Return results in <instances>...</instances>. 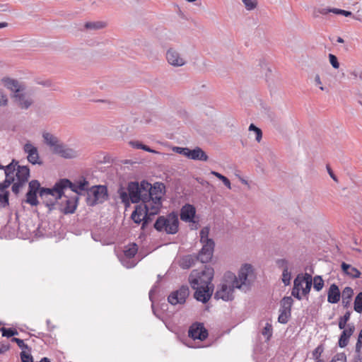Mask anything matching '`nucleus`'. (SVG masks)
I'll return each instance as SVG.
<instances>
[{"label": "nucleus", "instance_id": "obj_42", "mask_svg": "<svg viewBox=\"0 0 362 362\" xmlns=\"http://www.w3.org/2000/svg\"><path fill=\"white\" fill-rule=\"evenodd\" d=\"M1 332H2V336L6 337H11L15 335H17L18 333L16 329H6L5 327H1L0 329Z\"/></svg>", "mask_w": 362, "mask_h": 362}, {"label": "nucleus", "instance_id": "obj_3", "mask_svg": "<svg viewBox=\"0 0 362 362\" xmlns=\"http://www.w3.org/2000/svg\"><path fill=\"white\" fill-rule=\"evenodd\" d=\"M5 180L0 182V192H4L12 183V192L18 194L30 177V169L25 165H19L16 160L5 167Z\"/></svg>", "mask_w": 362, "mask_h": 362}, {"label": "nucleus", "instance_id": "obj_36", "mask_svg": "<svg viewBox=\"0 0 362 362\" xmlns=\"http://www.w3.org/2000/svg\"><path fill=\"white\" fill-rule=\"evenodd\" d=\"M119 261L124 267L128 269L132 268L136 264V262L133 258H129L127 257H124L121 256L119 257Z\"/></svg>", "mask_w": 362, "mask_h": 362}, {"label": "nucleus", "instance_id": "obj_14", "mask_svg": "<svg viewBox=\"0 0 362 362\" xmlns=\"http://www.w3.org/2000/svg\"><path fill=\"white\" fill-rule=\"evenodd\" d=\"M40 184L37 180H32L29 182L28 191L26 194L25 202L31 206H37L39 203L37 194L39 193Z\"/></svg>", "mask_w": 362, "mask_h": 362}, {"label": "nucleus", "instance_id": "obj_19", "mask_svg": "<svg viewBox=\"0 0 362 362\" xmlns=\"http://www.w3.org/2000/svg\"><path fill=\"white\" fill-rule=\"evenodd\" d=\"M196 214L195 207L189 204L184 205L180 211V218L188 223H196L194 220Z\"/></svg>", "mask_w": 362, "mask_h": 362}, {"label": "nucleus", "instance_id": "obj_26", "mask_svg": "<svg viewBox=\"0 0 362 362\" xmlns=\"http://www.w3.org/2000/svg\"><path fill=\"white\" fill-rule=\"evenodd\" d=\"M2 82L6 88L13 92V94L17 93L23 88V86L17 80L13 78H4Z\"/></svg>", "mask_w": 362, "mask_h": 362}, {"label": "nucleus", "instance_id": "obj_41", "mask_svg": "<svg viewBox=\"0 0 362 362\" xmlns=\"http://www.w3.org/2000/svg\"><path fill=\"white\" fill-rule=\"evenodd\" d=\"M242 1L247 11L254 10L257 5V0H242Z\"/></svg>", "mask_w": 362, "mask_h": 362}, {"label": "nucleus", "instance_id": "obj_50", "mask_svg": "<svg viewBox=\"0 0 362 362\" xmlns=\"http://www.w3.org/2000/svg\"><path fill=\"white\" fill-rule=\"evenodd\" d=\"M188 149H189V148H187V147L184 148V147H178V146H175L173 148L174 152L181 154V155H183L186 157L187 156Z\"/></svg>", "mask_w": 362, "mask_h": 362}, {"label": "nucleus", "instance_id": "obj_20", "mask_svg": "<svg viewBox=\"0 0 362 362\" xmlns=\"http://www.w3.org/2000/svg\"><path fill=\"white\" fill-rule=\"evenodd\" d=\"M354 330L355 326L353 323L348 324L346 328L343 329L339 339V346L341 348H344L347 346L349 338L354 334Z\"/></svg>", "mask_w": 362, "mask_h": 362}, {"label": "nucleus", "instance_id": "obj_27", "mask_svg": "<svg viewBox=\"0 0 362 362\" xmlns=\"http://www.w3.org/2000/svg\"><path fill=\"white\" fill-rule=\"evenodd\" d=\"M354 295V290L349 286H346L341 293L342 305L344 308L350 305L351 300Z\"/></svg>", "mask_w": 362, "mask_h": 362}, {"label": "nucleus", "instance_id": "obj_63", "mask_svg": "<svg viewBox=\"0 0 362 362\" xmlns=\"http://www.w3.org/2000/svg\"><path fill=\"white\" fill-rule=\"evenodd\" d=\"M341 15H343V16H344L346 17H348V16H352V13L351 11L342 10V12H341Z\"/></svg>", "mask_w": 362, "mask_h": 362}, {"label": "nucleus", "instance_id": "obj_60", "mask_svg": "<svg viewBox=\"0 0 362 362\" xmlns=\"http://www.w3.org/2000/svg\"><path fill=\"white\" fill-rule=\"evenodd\" d=\"M141 149L145 151H147V152L158 153V152L156 151L151 149V148H149L148 146H147L144 144L142 145Z\"/></svg>", "mask_w": 362, "mask_h": 362}, {"label": "nucleus", "instance_id": "obj_31", "mask_svg": "<svg viewBox=\"0 0 362 362\" xmlns=\"http://www.w3.org/2000/svg\"><path fill=\"white\" fill-rule=\"evenodd\" d=\"M106 23L103 21H90L85 23L84 27L88 30H100L106 27Z\"/></svg>", "mask_w": 362, "mask_h": 362}, {"label": "nucleus", "instance_id": "obj_64", "mask_svg": "<svg viewBox=\"0 0 362 362\" xmlns=\"http://www.w3.org/2000/svg\"><path fill=\"white\" fill-rule=\"evenodd\" d=\"M39 362H50V361L48 358L44 357Z\"/></svg>", "mask_w": 362, "mask_h": 362}, {"label": "nucleus", "instance_id": "obj_49", "mask_svg": "<svg viewBox=\"0 0 362 362\" xmlns=\"http://www.w3.org/2000/svg\"><path fill=\"white\" fill-rule=\"evenodd\" d=\"M0 202L4 207L8 205V194L7 192L0 194Z\"/></svg>", "mask_w": 362, "mask_h": 362}, {"label": "nucleus", "instance_id": "obj_21", "mask_svg": "<svg viewBox=\"0 0 362 362\" xmlns=\"http://www.w3.org/2000/svg\"><path fill=\"white\" fill-rule=\"evenodd\" d=\"M88 185V182L83 180L82 181H79L78 182L74 184L68 180V183H64L61 185L62 189L64 192V189L70 188L72 192H76V194H81V191L86 190V187Z\"/></svg>", "mask_w": 362, "mask_h": 362}, {"label": "nucleus", "instance_id": "obj_23", "mask_svg": "<svg viewBox=\"0 0 362 362\" xmlns=\"http://www.w3.org/2000/svg\"><path fill=\"white\" fill-rule=\"evenodd\" d=\"M42 136L45 143L52 148L54 153L57 147L59 146L62 142L57 136L49 132H45L42 133Z\"/></svg>", "mask_w": 362, "mask_h": 362}, {"label": "nucleus", "instance_id": "obj_10", "mask_svg": "<svg viewBox=\"0 0 362 362\" xmlns=\"http://www.w3.org/2000/svg\"><path fill=\"white\" fill-rule=\"evenodd\" d=\"M86 203L88 206H94L103 203L107 198V189L105 186L96 185L86 192Z\"/></svg>", "mask_w": 362, "mask_h": 362}, {"label": "nucleus", "instance_id": "obj_34", "mask_svg": "<svg viewBox=\"0 0 362 362\" xmlns=\"http://www.w3.org/2000/svg\"><path fill=\"white\" fill-rule=\"evenodd\" d=\"M248 130L250 132H254V134L255 135V140L258 143H259L262 139V130L259 127H256L254 124H251L249 126Z\"/></svg>", "mask_w": 362, "mask_h": 362}, {"label": "nucleus", "instance_id": "obj_43", "mask_svg": "<svg viewBox=\"0 0 362 362\" xmlns=\"http://www.w3.org/2000/svg\"><path fill=\"white\" fill-rule=\"evenodd\" d=\"M291 274L288 270L284 269L282 272V281L285 286H288L291 284Z\"/></svg>", "mask_w": 362, "mask_h": 362}, {"label": "nucleus", "instance_id": "obj_37", "mask_svg": "<svg viewBox=\"0 0 362 362\" xmlns=\"http://www.w3.org/2000/svg\"><path fill=\"white\" fill-rule=\"evenodd\" d=\"M293 300L291 296L284 297L281 301V309L288 310L291 311V306L293 305Z\"/></svg>", "mask_w": 362, "mask_h": 362}, {"label": "nucleus", "instance_id": "obj_45", "mask_svg": "<svg viewBox=\"0 0 362 362\" xmlns=\"http://www.w3.org/2000/svg\"><path fill=\"white\" fill-rule=\"evenodd\" d=\"M341 12H342V9L335 8H324L320 11V13L323 15L327 14L328 13H333L335 14L341 15Z\"/></svg>", "mask_w": 362, "mask_h": 362}, {"label": "nucleus", "instance_id": "obj_15", "mask_svg": "<svg viewBox=\"0 0 362 362\" xmlns=\"http://www.w3.org/2000/svg\"><path fill=\"white\" fill-rule=\"evenodd\" d=\"M166 59L171 66L175 67L182 66L187 62L185 57L174 48H170L167 51Z\"/></svg>", "mask_w": 362, "mask_h": 362}, {"label": "nucleus", "instance_id": "obj_33", "mask_svg": "<svg viewBox=\"0 0 362 362\" xmlns=\"http://www.w3.org/2000/svg\"><path fill=\"white\" fill-rule=\"evenodd\" d=\"M279 312L280 314L278 317V322L281 324H286L291 317V311L280 308Z\"/></svg>", "mask_w": 362, "mask_h": 362}, {"label": "nucleus", "instance_id": "obj_25", "mask_svg": "<svg viewBox=\"0 0 362 362\" xmlns=\"http://www.w3.org/2000/svg\"><path fill=\"white\" fill-rule=\"evenodd\" d=\"M341 267L343 272L352 279H358L361 276V272L351 264L342 262Z\"/></svg>", "mask_w": 362, "mask_h": 362}, {"label": "nucleus", "instance_id": "obj_29", "mask_svg": "<svg viewBox=\"0 0 362 362\" xmlns=\"http://www.w3.org/2000/svg\"><path fill=\"white\" fill-rule=\"evenodd\" d=\"M138 251V247L136 243H132L127 245L124 250V254L122 257L134 258Z\"/></svg>", "mask_w": 362, "mask_h": 362}, {"label": "nucleus", "instance_id": "obj_32", "mask_svg": "<svg viewBox=\"0 0 362 362\" xmlns=\"http://www.w3.org/2000/svg\"><path fill=\"white\" fill-rule=\"evenodd\" d=\"M119 197L121 199L122 202H123L126 206H129L131 200L129 197V192L126 190L124 188H120L118 190Z\"/></svg>", "mask_w": 362, "mask_h": 362}, {"label": "nucleus", "instance_id": "obj_59", "mask_svg": "<svg viewBox=\"0 0 362 362\" xmlns=\"http://www.w3.org/2000/svg\"><path fill=\"white\" fill-rule=\"evenodd\" d=\"M351 317V312L346 311L345 314L340 317L339 318H341L343 320L346 321V322L350 320Z\"/></svg>", "mask_w": 362, "mask_h": 362}, {"label": "nucleus", "instance_id": "obj_44", "mask_svg": "<svg viewBox=\"0 0 362 362\" xmlns=\"http://www.w3.org/2000/svg\"><path fill=\"white\" fill-rule=\"evenodd\" d=\"M276 266L282 269L283 271L286 269L288 270V262L286 259H278L276 261Z\"/></svg>", "mask_w": 362, "mask_h": 362}, {"label": "nucleus", "instance_id": "obj_38", "mask_svg": "<svg viewBox=\"0 0 362 362\" xmlns=\"http://www.w3.org/2000/svg\"><path fill=\"white\" fill-rule=\"evenodd\" d=\"M313 288L317 291H320L322 289L324 286V280L322 279L321 276H315L313 279Z\"/></svg>", "mask_w": 362, "mask_h": 362}, {"label": "nucleus", "instance_id": "obj_30", "mask_svg": "<svg viewBox=\"0 0 362 362\" xmlns=\"http://www.w3.org/2000/svg\"><path fill=\"white\" fill-rule=\"evenodd\" d=\"M195 261V258L192 255H185L180 260V266L182 269H189L191 267Z\"/></svg>", "mask_w": 362, "mask_h": 362}, {"label": "nucleus", "instance_id": "obj_13", "mask_svg": "<svg viewBox=\"0 0 362 362\" xmlns=\"http://www.w3.org/2000/svg\"><path fill=\"white\" fill-rule=\"evenodd\" d=\"M24 153L27 155V160L33 165L42 164L37 148L30 141H28L23 146Z\"/></svg>", "mask_w": 362, "mask_h": 362}, {"label": "nucleus", "instance_id": "obj_17", "mask_svg": "<svg viewBox=\"0 0 362 362\" xmlns=\"http://www.w3.org/2000/svg\"><path fill=\"white\" fill-rule=\"evenodd\" d=\"M13 100L21 109H28L33 101L30 95L24 92V88L21 89L17 93L13 94Z\"/></svg>", "mask_w": 362, "mask_h": 362}, {"label": "nucleus", "instance_id": "obj_2", "mask_svg": "<svg viewBox=\"0 0 362 362\" xmlns=\"http://www.w3.org/2000/svg\"><path fill=\"white\" fill-rule=\"evenodd\" d=\"M214 271L211 267H205L202 270H194L189 276V283L195 290L194 298L202 303H206L211 298L214 286L211 281Z\"/></svg>", "mask_w": 362, "mask_h": 362}, {"label": "nucleus", "instance_id": "obj_40", "mask_svg": "<svg viewBox=\"0 0 362 362\" xmlns=\"http://www.w3.org/2000/svg\"><path fill=\"white\" fill-rule=\"evenodd\" d=\"M349 78L351 79H360L362 81V71L359 69H354L349 71Z\"/></svg>", "mask_w": 362, "mask_h": 362}, {"label": "nucleus", "instance_id": "obj_12", "mask_svg": "<svg viewBox=\"0 0 362 362\" xmlns=\"http://www.w3.org/2000/svg\"><path fill=\"white\" fill-rule=\"evenodd\" d=\"M158 214V213L151 214V211L146 210L145 204H141L136 207L131 217L136 223H140L143 221L142 228H144L146 224L151 221V216Z\"/></svg>", "mask_w": 362, "mask_h": 362}, {"label": "nucleus", "instance_id": "obj_58", "mask_svg": "<svg viewBox=\"0 0 362 362\" xmlns=\"http://www.w3.org/2000/svg\"><path fill=\"white\" fill-rule=\"evenodd\" d=\"M9 349L8 344H0V354H3Z\"/></svg>", "mask_w": 362, "mask_h": 362}, {"label": "nucleus", "instance_id": "obj_35", "mask_svg": "<svg viewBox=\"0 0 362 362\" xmlns=\"http://www.w3.org/2000/svg\"><path fill=\"white\" fill-rule=\"evenodd\" d=\"M354 310L358 313H362V292L357 294L354 303Z\"/></svg>", "mask_w": 362, "mask_h": 362}, {"label": "nucleus", "instance_id": "obj_28", "mask_svg": "<svg viewBox=\"0 0 362 362\" xmlns=\"http://www.w3.org/2000/svg\"><path fill=\"white\" fill-rule=\"evenodd\" d=\"M76 209V199H66V204L64 207H60L59 210L65 214L74 213Z\"/></svg>", "mask_w": 362, "mask_h": 362}, {"label": "nucleus", "instance_id": "obj_48", "mask_svg": "<svg viewBox=\"0 0 362 362\" xmlns=\"http://www.w3.org/2000/svg\"><path fill=\"white\" fill-rule=\"evenodd\" d=\"M8 97L4 93V91L0 89V107H5L8 105Z\"/></svg>", "mask_w": 362, "mask_h": 362}, {"label": "nucleus", "instance_id": "obj_6", "mask_svg": "<svg viewBox=\"0 0 362 362\" xmlns=\"http://www.w3.org/2000/svg\"><path fill=\"white\" fill-rule=\"evenodd\" d=\"M313 283L312 276L308 273L299 274L293 281L291 295L298 300L302 299V296H308L310 291Z\"/></svg>", "mask_w": 362, "mask_h": 362}, {"label": "nucleus", "instance_id": "obj_55", "mask_svg": "<svg viewBox=\"0 0 362 362\" xmlns=\"http://www.w3.org/2000/svg\"><path fill=\"white\" fill-rule=\"evenodd\" d=\"M129 144H130V145L133 148H137V149H141V147H142V145H143L142 143H141L139 141H130Z\"/></svg>", "mask_w": 362, "mask_h": 362}, {"label": "nucleus", "instance_id": "obj_47", "mask_svg": "<svg viewBox=\"0 0 362 362\" xmlns=\"http://www.w3.org/2000/svg\"><path fill=\"white\" fill-rule=\"evenodd\" d=\"M329 59L333 68L338 69L339 67V63L338 62L337 57L335 55L329 54Z\"/></svg>", "mask_w": 362, "mask_h": 362}, {"label": "nucleus", "instance_id": "obj_46", "mask_svg": "<svg viewBox=\"0 0 362 362\" xmlns=\"http://www.w3.org/2000/svg\"><path fill=\"white\" fill-rule=\"evenodd\" d=\"M323 351H324V348L322 345H319L314 349V351H313V358L315 359V361L320 360V357L322 353L323 352Z\"/></svg>", "mask_w": 362, "mask_h": 362}, {"label": "nucleus", "instance_id": "obj_56", "mask_svg": "<svg viewBox=\"0 0 362 362\" xmlns=\"http://www.w3.org/2000/svg\"><path fill=\"white\" fill-rule=\"evenodd\" d=\"M346 323H347V322H346V321L343 320L341 318H339V324H338V325H339V328L340 329H346V327H347V325H348V324H346Z\"/></svg>", "mask_w": 362, "mask_h": 362}, {"label": "nucleus", "instance_id": "obj_22", "mask_svg": "<svg viewBox=\"0 0 362 362\" xmlns=\"http://www.w3.org/2000/svg\"><path fill=\"white\" fill-rule=\"evenodd\" d=\"M187 158L194 160L206 161L209 158L206 153L200 148L196 147L194 149H188Z\"/></svg>", "mask_w": 362, "mask_h": 362}, {"label": "nucleus", "instance_id": "obj_52", "mask_svg": "<svg viewBox=\"0 0 362 362\" xmlns=\"http://www.w3.org/2000/svg\"><path fill=\"white\" fill-rule=\"evenodd\" d=\"M21 358L22 362H33V356L25 351L21 353Z\"/></svg>", "mask_w": 362, "mask_h": 362}, {"label": "nucleus", "instance_id": "obj_62", "mask_svg": "<svg viewBox=\"0 0 362 362\" xmlns=\"http://www.w3.org/2000/svg\"><path fill=\"white\" fill-rule=\"evenodd\" d=\"M361 348H362V341L357 340V342L356 344V351L357 352H360Z\"/></svg>", "mask_w": 362, "mask_h": 362}, {"label": "nucleus", "instance_id": "obj_7", "mask_svg": "<svg viewBox=\"0 0 362 362\" xmlns=\"http://www.w3.org/2000/svg\"><path fill=\"white\" fill-rule=\"evenodd\" d=\"M178 218L174 213L158 217L154 223V228L158 231H165L168 234H175L178 230Z\"/></svg>", "mask_w": 362, "mask_h": 362}, {"label": "nucleus", "instance_id": "obj_51", "mask_svg": "<svg viewBox=\"0 0 362 362\" xmlns=\"http://www.w3.org/2000/svg\"><path fill=\"white\" fill-rule=\"evenodd\" d=\"M11 341L13 342H16L18 344V347L20 349H28V346L25 344V342H24V341L23 339L13 337V338H12Z\"/></svg>", "mask_w": 362, "mask_h": 362}, {"label": "nucleus", "instance_id": "obj_57", "mask_svg": "<svg viewBox=\"0 0 362 362\" xmlns=\"http://www.w3.org/2000/svg\"><path fill=\"white\" fill-rule=\"evenodd\" d=\"M221 181L223 182V183L224 184V185L229 189H231V184H230V180L226 177H223L221 180Z\"/></svg>", "mask_w": 362, "mask_h": 362}, {"label": "nucleus", "instance_id": "obj_8", "mask_svg": "<svg viewBox=\"0 0 362 362\" xmlns=\"http://www.w3.org/2000/svg\"><path fill=\"white\" fill-rule=\"evenodd\" d=\"M240 286L235 281V284L230 279L227 277L219 286L214 294L216 299H221L224 301H231L234 298V291Z\"/></svg>", "mask_w": 362, "mask_h": 362}, {"label": "nucleus", "instance_id": "obj_11", "mask_svg": "<svg viewBox=\"0 0 362 362\" xmlns=\"http://www.w3.org/2000/svg\"><path fill=\"white\" fill-rule=\"evenodd\" d=\"M81 151L76 146L66 144L63 142L55 149L54 154L64 159H75L81 156Z\"/></svg>", "mask_w": 362, "mask_h": 362}, {"label": "nucleus", "instance_id": "obj_9", "mask_svg": "<svg viewBox=\"0 0 362 362\" xmlns=\"http://www.w3.org/2000/svg\"><path fill=\"white\" fill-rule=\"evenodd\" d=\"M253 275V269L251 264H243L238 272V277H236L233 274H229L228 276V279H230L231 281L235 284V281H237V284L240 286V287H237V288L246 291L248 289V286L250 284L249 278Z\"/></svg>", "mask_w": 362, "mask_h": 362}, {"label": "nucleus", "instance_id": "obj_24", "mask_svg": "<svg viewBox=\"0 0 362 362\" xmlns=\"http://www.w3.org/2000/svg\"><path fill=\"white\" fill-rule=\"evenodd\" d=\"M341 293L337 285L331 284L327 291V301L329 303H337L340 300Z\"/></svg>", "mask_w": 362, "mask_h": 362}, {"label": "nucleus", "instance_id": "obj_53", "mask_svg": "<svg viewBox=\"0 0 362 362\" xmlns=\"http://www.w3.org/2000/svg\"><path fill=\"white\" fill-rule=\"evenodd\" d=\"M346 357L344 354H337L330 362H346Z\"/></svg>", "mask_w": 362, "mask_h": 362}, {"label": "nucleus", "instance_id": "obj_4", "mask_svg": "<svg viewBox=\"0 0 362 362\" xmlns=\"http://www.w3.org/2000/svg\"><path fill=\"white\" fill-rule=\"evenodd\" d=\"M64 183H68L67 179H62L56 182L52 188L42 187L39 191V195L45 205L47 207L49 211L55 209L58 200L60 199L64 194L61 185Z\"/></svg>", "mask_w": 362, "mask_h": 362}, {"label": "nucleus", "instance_id": "obj_1", "mask_svg": "<svg viewBox=\"0 0 362 362\" xmlns=\"http://www.w3.org/2000/svg\"><path fill=\"white\" fill-rule=\"evenodd\" d=\"M164 189L165 187L162 183L156 182L152 186L146 180L141 181L140 184L131 182L127 187L131 202L139 203L141 201L142 204H145L146 210L151 214L159 213L162 206L161 199Z\"/></svg>", "mask_w": 362, "mask_h": 362}, {"label": "nucleus", "instance_id": "obj_61", "mask_svg": "<svg viewBox=\"0 0 362 362\" xmlns=\"http://www.w3.org/2000/svg\"><path fill=\"white\" fill-rule=\"evenodd\" d=\"M211 174L216 176L217 178H218L221 180L224 177V175H223L222 174H221L218 172H216V171H211Z\"/></svg>", "mask_w": 362, "mask_h": 362}, {"label": "nucleus", "instance_id": "obj_18", "mask_svg": "<svg viewBox=\"0 0 362 362\" xmlns=\"http://www.w3.org/2000/svg\"><path fill=\"white\" fill-rule=\"evenodd\" d=\"M189 296V290L187 287L182 286L179 290L173 291L168 298L171 305L183 304Z\"/></svg>", "mask_w": 362, "mask_h": 362}, {"label": "nucleus", "instance_id": "obj_5", "mask_svg": "<svg viewBox=\"0 0 362 362\" xmlns=\"http://www.w3.org/2000/svg\"><path fill=\"white\" fill-rule=\"evenodd\" d=\"M210 228L208 226L204 227L200 230V242L202 248L199 252L197 259L202 263L209 262L213 256L215 243L211 238H209Z\"/></svg>", "mask_w": 362, "mask_h": 362}, {"label": "nucleus", "instance_id": "obj_54", "mask_svg": "<svg viewBox=\"0 0 362 362\" xmlns=\"http://www.w3.org/2000/svg\"><path fill=\"white\" fill-rule=\"evenodd\" d=\"M315 83L316 86H319L320 90H324L325 88L322 86V81H321L320 77V76L318 74H317L315 76Z\"/></svg>", "mask_w": 362, "mask_h": 362}, {"label": "nucleus", "instance_id": "obj_39", "mask_svg": "<svg viewBox=\"0 0 362 362\" xmlns=\"http://www.w3.org/2000/svg\"><path fill=\"white\" fill-rule=\"evenodd\" d=\"M273 329L272 325L269 322H267L265 327L262 331V335H264L267 340H269L272 336Z\"/></svg>", "mask_w": 362, "mask_h": 362}, {"label": "nucleus", "instance_id": "obj_16", "mask_svg": "<svg viewBox=\"0 0 362 362\" xmlns=\"http://www.w3.org/2000/svg\"><path fill=\"white\" fill-rule=\"evenodd\" d=\"M188 335L193 339L204 340L208 337V332L202 323L192 324L188 331Z\"/></svg>", "mask_w": 362, "mask_h": 362}]
</instances>
